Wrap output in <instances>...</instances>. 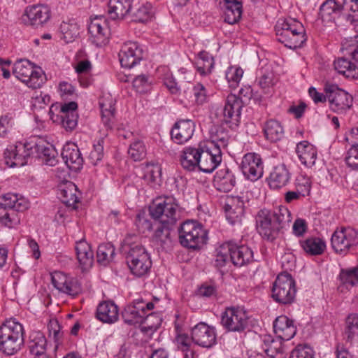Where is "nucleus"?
Returning a JSON list of instances; mask_svg holds the SVG:
<instances>
[{
  "label": "nucleus",
  "instance_id": "obj_1",
  "mask_svg": "<svg viewBox=\"0 0 358 358\" xmlns=\"http://www.w3.org/2000/svg\"><path fill=\"white\" fill-rule=\"evenodd\" d=\"M148 210L150 217L159 224H198L194 220L182 219L184 213L173 197L156 199Z\"/></svg>",
  "mask_w": 358,
  "mask_h": 358
},
{
  "label": "nucleus",
  "instance_id": "obj_2",
  "mask_svg": "<svg viewBox=\"0 0 358 358\" xmlns=\"http://www.w3.org/2000/svg\"><path fill=\"white\" fill-rule=\"evenodd\" d=\"M138 236L128 234L123 241V249L127 252L126 261L131 272L137 277L145 275L152 266V262L145 249L136 244Z\"/></svg>",
  "mask_w": 358,
  "mask_h": 358
},
{
  "label": "nucleus",
  "instance_id": "obj_3",
  "mask_svg": "<svg viewBox=\"0 0 358 358\" xmlns=\"http://www.w3.org/2000/svg\"><path fill=\"white\" fill-rule=\"evenodd\" d=\"M24 328L15 319L7 320L0 326V350L7 355L17 353L24 345Z\"/></svg>",
  "mask_w": 358,
  "mask_h": 358
},
{
  "label": "nucleus",
  "instance_id": "obj_4",
  "mask_svg": "<svg viewBox=\"0 0 358 358\" xmlns=\"http://www.w3.org/2000/svg\"><path fill=\"white\" fill-rule=\"evenodd\" d=\"M252 95L250 87L241 88L238 96L233 94H229L222 109L221 121L231 129H236L240 123L242 108L250 100Z\"/></svg>",
  "mask_w": 358,
  "mask_h": 358
},
{
  "label": "nucleus",
  "instance_id": "obj_5",
  "mask_svg": "<svg viewBox=\"0 0 358 358\" xmlns=\"http://www.w3.org/2000/svg\"><path fill=\"white\" fill-rule=\"evenodd\" d=\"M13 73L18 80L33 89L41 87L46 80L43 70L40 67L35 68L30 61L25 59L16 61Z\"/></svg>",
  "mask_w": 358,
  "mask_h": 358
},
{
  "label": "nucleus",
  "instance_id": "obj_6",
  "mask_svg": "<svg viewBox=\"0 0 358 358\" xmlns=\"http://www.w3.org/2000/svg\"><path fill=\"white\" fill-rule=\"evenodd\" d=\"M296 293V282L292 275L287 272L278 275L271 289L273 299L283 305L292 304L294 301Z\"/></svg>",
  "mask_w": 358,
  "mask_h": 358
},
{
  "label": "nucleus",
  "instance_id": "obj_7",
  "mask_svg": "<svg viewBox=\"0 0 358 358\" xmlns=\"http://www.w3.org/2000/svg\"><path fill=\"white\" fill-rule=\"evenodd\" d=\"M203 225H180L178 229L180 243L185 248L194 250L206 244L208 231Z\"/></svg>",
  "mask_w": 358,
  "mask_h": 358
},
{
  "label": "nucleus",
  "instance_id": "obj_8",
  "mask_svg": "<svg viewBox=\"0 0 358 358\" xmlns=\"http://www.w3.org/2000/svg\"><path fill=\"white\" fill-rule=\"evenodd\" d=\"M249 322L248 313L241 307H227L222 314L221 324L229 331L243 332Z\"/></svg>",
  "mask_w": 358,
  "mask_h": 358
},
{
  "label": "nucleus",
  "instance_id": "obj_9",
  "mask_svg": "<svg viewBox=\"0 0 358 358\" xmlns=\"http://www.w3.org/2000/svg\"><path fill=\"white\" fill-rule=\"evenodd\" d=\"M35 152V141L9 145L4 152L5 163L9 167L22 166L27 164V159Z\"/></svg>",
  "mask_w": 358,
  "mask_h": 358
},
{
  "label": "nucleus",
  "instance_id": "obj_10",
  "mask_svg": "<svg viewBox=\"0 0 358 358\" xmlns=\"http://www.w3.org/2000/svg\"><path fill=\"white\" fill-rule=\"evenodd\" d=\"M324 91L327 94L330 109L338 114H344L352 106L353 98L337 85L327 83Z\"/></svg>",
  "mask_w": 358,
  "mask_h": 358
},
{
  "label": "nucleus",
  "instance_id": "obj_11",
  "mask_svg": "<svg viewBox=\"0 0 358 358\" xmlns=\"http://www.w3.org/2000/svg\"><path fill=\"white\" fill-rule=\"evenodd\" d=\"M358 239L357 231L350 225L342 226L331 236V245L336 252L342 254L350 247L356 244Z\"/></svg>",
  "mask_w": 358,
  "mask_h": 358
},
{
  "label": "nucleus",
  "instance_id": "obj_12",
  "mask_svg": "<svg viewBox=\"0 0 358 358\" xmlns=\"http://www.w3.org/2000/svg\"><path fill=\"white\" fill-rule=\"evenodd\" d=\"M241 169L246 179L252 182L259 179L264 173V166L260 155L254 152L245 154L242 159Z\"/></svg>",
  "mask_w": 358,
  "mask_h": 358
},
{
  "label": "nucleus",
  "instance_id": "obj_13",
  "mask_svg": "<svg viewBox=\"0 0 358 358\" xmlns=\"http://www.w3.org/2000/svg\"><path fill=\"white\" fill-rule=\"evenodd\" d=\"M51 280L53 286L60 292L75 296L81 291V285L74 278L66 275L61 271H55L51 274Z\"/></svg>",
  "mask_w": 358,
  "mask_h": 358
},
{
  "label": "nucleus",
  "instance_id": "obj_14",
  "mask_svg": "<svg viewBox=\"0 0 358 358\" xmlns=\"http://www.w3.org/2000/svg\"><path fill=\"white\" fill-rule=\"evenodd\" d=\"M199 162L198 168L204 173H212L222 162V152L219 149L200 146Z\"/></svg>",
  "mask_w": 358,
  "mask_h": 358
},
{
  "label": "nucleus",
  "instance_id": "obj_15",
  "mask_svg": "<svg viewBox=\"0 0 358 358\" xmlns=\"http://www.w3.org/2000/svg\"><path fill=\"white\" fill-rule=\"evenodd\" d=\"M121 66L124 68H132L143 57V49L136 42L124 43L118 54Z\"/></svg>",
  "mask_w": 358,
  "mask_h": 358
},
{
  "label": "nucleus",
  "instance_id": "obj_16",
  "mask_svg": "<svg viewBox=\"0 0 358 358\" xmlns=\"http://www.w3.org/2000/svg\"><path fill=\"white\" fill-rule=\"evenodd\" d=\"M292 214L286 208L274 210H260L256 216L257 224H289L292 221Z\"/></svg>",
  "mask_w": 358,
  "mask_h": 358
},
{
  "label": "nucleus",
  "instance_id": "obj_17",
  "mask_svg": "<svg viewBox=\"0 0 358 358\" xmlns=\"http://www.w3.org/2000/svg\"><path fill=\"white\" fill-rule=\"evenodd\" d=\"M192 339L196 345L210 348L216 343V334L213 328L200 322L192 329Z\"/></svg>",
  "mask_w": 358,
  "mask_h": 358
},
{
  "label": "nucleus",
  "instance_id": "obj_18",
  "mask_svg": "<svg viewBox=\"0 0 358 358\" xmlns=\"http://www.w3.org/2000/svg\"><path fill=\"white\" fill-rule=\"evenodd\" d=\"M195 129L194 122L189 119L179 120L171 130V139L178 144H183L192 138Z\"/></svg>",
  "mask_w": 358,
  "mask_h": 358
},
{
  "label": "nucleus",
  "instance_id": "obj_19",
  "mask_svg": "<svg viewBox=\"0 0 358 358\" xmlns=\"http://www.w3.org/2000/svg\"><path fill=\"white\" fill-rule=\"evenodd\" d=\"M62 157L69 169L78 171L83 167L84 160L76 143H66L62 151Z\"/></svg>",
  "mask_w": 358,
  "mask_h": 358
},
{
  "label": "nucleus",
  "instance_id": "obj_20",
  "mask_svg": "<svg viewBox=\"0 0 358 358\" xmlns=\"http://www.w3.org/2000/svg\"><path fill=\"white\" fill-rule=\"evenodd\" d=\"M145 315L144 301L136 300L127 306L122 313L124 322L129 325L141 324Z\"/></svg>",
  "mask_w": 358,
  "mask_h": 358
},
{
  "label": "nucleus",
  "instance_id": "obj_21",
  "mask_svg": "<svg viewBox=\"0 0 358 358\" xmlns=\"http://www.w3.org/2000/svg\"><path fill=\"white\" fill-rule=\"evenodd\" d=\"M78 104L75 101L64 103L61 106L58 116L61 119L62 127L66 131L73 130L78 124Z\"/></svg>",
  "mask_w": 358,
  "mask_h": 358
},
{
  "label": "nucleus",
  "instance_id": "obj_22",
  "mask_svg": "<svg viewBox=\"0 0 358 358\" xmlns=\"http://www.w3.org/2000/svg\"><path fill=\"white\" fill-rule=\"evenodd\" d=\"M88 31L93 38V43L97 46H102L107 43L109 30L104 19L97 17L93 19L89 25Z\"/></svg>",
  "mask_w": 358,
  "mask_h": 358
},
{
  "label": "nucleus",
  "instance_id": "obj_23",
  "mask_svg": "<svg viewBox=\"0 0 358 358\" xmlns=\"http://www.w3.org/2000/svg\"><path fill=\"white\" fill-rule=\"evenodd\" d=\"M273 329L277 337L283 341H289L296 333L294 321L285 315H280L275 320Z\"/></svg>",
  "mask_w": 358,
  "mask_h": 358
},
{
  "label": "nucleus",
  "instance_id": "obj_24",
  "mask_svg": "<svg viewBox=\"0 0 358 358\" xmlns=\"http://www.w3.org/2000/svg\"><path fill=\"white\" fill-rule=\"evenodd\" d=\"M291 175L285 164L274 166L268 179L269 187L273 189H278L286 186L291 179Z\"/></svg>",
  "mask_w": 358,
  "mask_h": 358
},
{
  "label": "nucleus",
  "instance_id": "obj_25",
  "mask_svg": "<svg viewBox=\"0 0 358 358\" xmlns=\"http://www.w3.org/2000/svg\"><path fill=\"white\" fill-rule=\"evenodd\" d=\"M59 196L61 201L67 206L77 208L76 205L80 202V192L77 186L72 182L66 181L59 186Z\"/></svg>",
  "mask_w": 358,
  "mask_h": 358
},
{
  "label": "nucleus",
  "instance_id": "obj_26",
  "mask_svg": "<svg viewBox=\"0 0 358 358\" xmlns=\"http://www.w3.org/2000/svg\"><path fill=\"white\" fill-rule=\"evenodd\" d=\"M224 7V20L229 24L237 23L241 18L242 0H222Z\"/></svg>",
  "mask_w": 358,
  "mask_h": 358
},
{
  "label": "nucleus",
  "instance_id": "obj_27",
  "mask_svg": "<svg viewBox=\"0 0 358 358\" xmlns=\"http://www.w3.org/2000/svg\"><path fill=\"white\" fill-rule=\"evenodd\" d=\"M214 184L219 191L228 192L236 185L235 176L229 168L221 169L216 172Z\"/></svg>",
  "mask_w": 358,
  "mask_h": 358
},
{
  "label": "nucleus",
  "instance_id": "obj_28",
  "mask_svg": "<svg viewBox=\"0 0 358 358\" xmlns=\"http://www.w3.org/2000/svg\"><path fill=\"white\" fill-rule=\"evenodd\" d=\"M37 157L43 159L45 163L49 166L56 164L57 151L53 146L41 138L35 140V152Z\"/></svg>",
  "mask_w": 358,
  "mask_h": 358
},
{
  "label": "nucleus",
  "instance_id": "obj_29",
  "mask_svg": "<svg viewBox=\"0 0 358 358\" xmlns=\"http://www.w3.org/2000/svg\"><path fill=\"white\" fill-rule=\"evenodd\" d=\"M118 308L111 301L100 303L96 308V318L104 323L112 324L118 320Z\"/></svg>",
  "mask_w": 358,
  "mask_h": 358
},
{
  "label": "nucleus",
  "instance_id": "obj_30",
  "mask_svg": "<svg viewBox=\"0 0 358 358\" xmlns=\"http://www.w3.org/2000/svg\"><path fill=\"white\" fill-rule=\"evenodd\" d=\"M78 261L83 269L90 268L94 262L91 245L84 239L76 242L75 247Z\"/></svg>",
  "mask_w": 358,
  "mask_h": 358
},
{
  "label": "nucleus",
  "instance_id": "obj_31",
  "mask_svg": "<svg viewBox=\"0 0 358 358\" xmlns=\"http://www.w3.org/2000/svg\"><path fill=\"white\" fill-rule=\"evenodd\" d=\"M296 152L301 164L307 167L313 166L317 159L315 148L306 141H301L296 145Z\"/></svg>",
  "mask_w": 358,
  "mask_h": 358
},
{
  "label": "nucleus",
  "instance_id": "obj_32",
  "mask_svg": "<svg viewBox=\"0 0 358 358\" xmlns=\"http://www.w3.org/2000/svg\"><path fill=\"white\" fill-rule=\"evenodd\" d=\"M101 120L107 129H111L115 123V100L110 97H104L99 101Z\"/></svg>",
  "mask_w": 358,
  "mask_h": 358
},
{
  "label": "nucleus",
  "instance_id": "obj_33",
  "mask_svg": "<svg viewBox=\"0 0 358 358\" xmlns=\"http://www.w3.org/2000/svg\"><path fill=\"white\" fill-rule=\"evenodd\" d=\"M253 252L246 245L236 246L231 245L230 260L236 266H244L250 262Z\"/></svg>",
  "mask_w": 358,
  "mask_h": 358
},
{
  "label": "nucleus",
  "instance_id": "obj_34",
  "mask_svg": "<svg viewBox=\"0 0 358 358\" xmlns=\"http://www.w3.org/2000/svg\"><path fill=\"white\" fill-rule=\"evenodd\" d=\"M26 15L33 26L41 25L50 19V9L43 5H34L27 7Z\"/></svg>",
  "mask_w": 358,
  "mask_h": 358
},
{
  "label": "nucleus",
  "instance_id": "obj_35",
  "mask_svg": "<svg viewBox=\"0 0 358 358\" xmlns=\"http://www.w3.org/2000/svg\"><path fill=\"white\" fill-rule=\"evenodd\" d=\"M133 0H110L108 3V14L112 20L123 19L129 13Z\"/></svg>",
  "mask_w": 358,
  "mask_h": 358
},
{
  "label": "nucleus",
  "instance_id": "obj_36",
  "mask_svg": "<svg viewBox=\"0 0 358 358\" xmlns=\"http://www.w3.org/2000/svg\"><path fill=\"white\" fill-rule=\"evenodd\" d=\"M47 340L40 331H33L30 333L27 341V348L31 355H40L46 352Z\"/></svg>",
  "mask_w": 358,
  "mask_h": 358
},
{
  "label": "nucleus",
  "instance_id": "obj_37",
  "mask_svg": "<svg viewBox=\"0 0 358 358\" xmlns=\"http://www.w3.org/2000/svg\"><path fill=\"white\" fill-rule=\"evenodd\" d=\"M176 233L171 228V225H159L155 229L154 238L165 250H170L172 247L173 238Z\"/></svg>",
  "mask_w": 358,
  "mask_h": 358
},
{
  "label": "nucleus",
  "instance_id": "obj_38",
  "mask_svg": "<svg viewBox=\"0 0 358 358\" xmlns=\"http://www.w3.org/2000/svg\"><path fill=\"white\" fill-rule=\"evenodd\" d=\"M276 36L278 41L290 49L301 48L306 41V31L293 33L285 31L284 34L278 33Z\"/></svg>",
  "mask_w": 358,
  "mask_h": 358
},
{
  "label": "nucleus",
  "instance_id": "obj_39",
  "mask_svg": "<svg viewBox=\"0 0 358 358\" xmlns=\"http://www.w3.org/2000/svg\"><path fill=\"white\" fill-rule=\"evenodd\" d=\"M200 146L198 148H185L180 155V164L187 171H194L199 162Z\"/></svg>",
  "mask_w": 358,
  "mask_h": 358
},
{
  "label": "nucleus",
  "instance_id": "obj_40",
  "mask_svg": "<svg viewBox=\"0 0 358 358\" xmlns=\"http://www.w3.org/2000/svg\"><path fill=\"white\" fill-rule=\"evenodd\" d=\"M282 341L279 338L273 339L270 336L265 337L264 351L271 358H283L285 349Z\"/></svg>",
  "mask_w": 358,
  "mask_h": 358
},
{
  "label": "nucleus",
  "instance_id": "obj_41",
  "mask_svg": "<svg viewBox=\"0 0 358 358\" xmlns=\"http://www.w3.org/2000/svg\"><path fill=\"white\" fill-rule=\"evenodd\" d=\"M211 141L207 145L210 148H215L222 152V148H225L229 142V134L227 131L221 127L215 126L210 130Z\"/></svg>",
  "mask_w": 358,
  "mask_h": 358
},
{
  "label": "nucleus",
  "instance_id": "obj_42",
  "mask_svg": "<svg viewBox=\"0 0 358 358\" xmlns=\"http://www.w3.org/2000/svg\"><path fill=\"white\" fill-rule=\"evenodd\" d=\"M299 243L307 254L313 256L322 255L326 249L325 241L317 237H311L304 241H300Z\"/></svg>",
  "mask_w": 358,
  "mask_h": 358
},
{
  "label": "nucleus",
  "instance_id": "obj_43",
  "mask_svg": "<svg viewBox=\"0 0 358 358\" xmlns=\"http://www.w3.org/2000/svg\"><path fill=\"white\" fill-rule=\"evenodd\" d=\"M344 6L335 0H326L320 6V15L323 20L330 21L339 15Z\"/></svg>",
  "mask_w": 358,
  "mask_h": 358
},
{
  "label": "nucleus",
  "instance_id": "obj_44",
  "mask_svg": "<svg viewBox=\"0 0 358 358\" xmlns=\"http://www.w3.org/2000/svg\"><path fill=\"white\" fill-rule=\"evenodd\" d=\"M162 317L161 314L152 313L145 315L140 324L141 331L148 335H152L161 326Z\"/></svg>",
  "mask_w": 358,
  "mask_h": 358
},
{
  "label": "nucleus",
  "instance_id": "obj_45",
  "mask_svg": "<svg viewBox=\"0 0 358 358\" xmlns=\"http://www.w3.org/2000/svg\"><path fill=\"white\" fill-rule=\"evenodd\" d=\"M334 69L338 73L345 76L346 78H358V68L355 64L352 63L346 58L341 57L334 62Z\"/></svg>",
  "mask_w": 358,
  "mask_h": 358
},
{
  "label": "nucleus",
  "instance_id": "obj_46",
  "mask_svg": "<svg viewBox=\"0 0 358 358\" xmlns=\"http://www.w3.org/2000/svg\"><path fill=\"white\" fill-rule=\"evenodd\" d=\"M8 210H13L15 213L22 212L28 208V203L23 198H19L17 194L8 193L2 197L0 203Z\"/></svg>",
  "mask_w": 358,
  "mask_h": 358
},
{
  "label": "nucleus",
  "instance_id": "obj_47",
  "mask_svg": "<svg viewBox=\"0 0 358 358\" xmlns=\"http://www.w3.org/2000/svg\"><path fill=\"white\" fill-rule=\"evenodd\" d=\"M275 30L276 35H278V33L284 34L285 31L293 33L306 31L301 22L291 17L279 19L275 27Z\"/></svg>",
  "mask_w": 358,
  "mask_h": 358
},
{
  "label": "nucleus",
  "instance_id": "obj_48",
  "mask_svg": "<svg viewBox=\"0 0 358 358\" xmlns=\"http://www.w3.org/2000/svg\"><path fill=\"white\" fill-rule=\"evenodd\" d=\"M233 203H237L236 207L233 209L231 204L227 203L224 206L226 217L230 224H238L243 217V202L237 197L231 199Z\"/></svg>",
  "mask_w": 358,
  "mask_h": 358
},
{
  "label": "nucleus",
  "instance_id": "obj_49",
  "mask_svg": "<svg viewBox=\"0 0 358 358\" xmlns=\"http://www.w3.org/2000/svg\"><path fill=\"white\" fill-rule=\"evenodd\" d=\"M344 336L350 344L358 342V314H350L347 317Z\"/></svg>",
  "mask_w": 358,
  "mask_h": 358
},
{
  "label": "nucleus",
  "instance_id": "obj_50",
  "mask_svg": "<svg viewBox=\"0 0 358 358\" xmlns=\"http://www.w3.org/2000/svg\"><path fill=\"white\" fill-rule=\"evenodd\" d=\"M264 132L266 138L271 142L278 141L284 136L282 126L278 121L275 120H269L265 123Z\"/></svg>",
  "mask_w": 358,
  "mask_h": 358
},
{
  "label": "nucleus",
  "instance_id": "obj_51",
  "mask_svg": "<svg viewBox=\"0 0 358 358\" xmlns=\"http://www.w3.org/2000/svg\"><path fill=\"white\" fill-rule=\"evenodd\" d=\"M197 71L202 76L211 72L214 66L213 57L206 51H201L198 54L197 60L195 62Z\"/></svg>",
  "mask_w": 358,
  "mask_h": 358
},
{
  "label": "nucleus",
  "instance_id": "obj_52",
  "mask_svg": "<svg viewBox=\"0 0 358 358\" xmlns=\"http://www.w3.org/2000/svg\"><path fill=\"white\" fill-rule=\"evenodd\" d=\"M60 31L63 39L66 42H72L79 35V25L74 20L63 22L60 25Z\"/></svg>",
  "mask_w": 358,
  "mask_h": 358
},
{
  "label": "nucleus",
  "instance_id": "obj_53",
  "mask_svg": "<svg viewBox=\"0 0 358 358\" xmlns=\"http://www.w3.org/2000/svg\"><path fill=\"white\" fill-rule=\"evenodd\" d=\"M115 254L114 246L110 243H103L99 245L96 251L97 262L106 266L113 260Z\"/></svg>",
  "mask_w": 358,
  "mask_h": 358
},
{
  "label": "nucleus",
  "instance_id": "obj_54",
  "mask_svg": "<svg viewBox=\"0 0 358 358\" xmlns=\"http://www.w3.org/2000/svg\"><path fill=\"white\" fill-rule=\"evenodd\" d=\"M153 7L149 2L140 5L133 13L134 20L141 23L148 22L153 17Z\"/></svg>",
  "mask_w": 358,
  "mask_h": 358
},
{
  "label": "nucleus",
  "instance_id": "obj_55",
  "mask_svg": "<svg viewBox=\"0 0 358 358\" xmlns=\"http://www.w3.org/2000/svg\"><path fill=\"white\" fill-rule=\"evenodd\" d=\"M339 279L341 283L346 286L352 287L358 285V266L341 269Z\"/></svg>",
  "mask_w": 358,
  "mask_h": 358
},
{
  "label": "nucleus",
  "instance_id": "obj_56",
  "mask_svg": "<svg viewBox=\"0 0 358 358\" xmlns=\"http://www.w3.org/2000/svg\"><path fill=\"white\" fill-rule=\"evenodd\" d=\"M230 251L231 245L229 243L222 244L217 248L215 259V266L217 268H222L230 260Z\"/></svg>",
  "mask_w": 358,
  "mask_h": 358
},
{
  "label": "nucleus",
  "instance_id": "obj_57",
  "mask_svg": "<svg viewBox=\"0 0 358 358\" xmlns=\"http://www.w3.org/2000/svg\"><path fill=\"white\" fill-rule=\"evenodd\" d=\"M281 227L278 225H256V229L264 239L273 241L278 236Z\"/></svg>",
  "mask_w": 358,
  "mask_h": 358
},
{
  "label": "nucleus",
  "instance_id": "obj_58",
  "mask_svg": "<svg viewBox=\"0 0 358 358\" xmlns=\"http://www.w3.org/2000/svg\"><path fill=\"white\" fill-rule=\"evenodd\" d=\"M342 49L345 55L350 56L355 61L358 62V35L346 39L342 43Z\"/></svg>",
  "mask_w": 358,
  "mask_h": 358
},
{
  "label": "nucleus",
  "instance_id": "obj_59",
  "mask_svg": "<svg viewBox=\"0 0 358 358\" xmlns=\"http://www.w3.org/2000/svg\"><path fill=\"white\" fill-rule=\"evenodd\" d=\"M129 157L134 161H141L146 155L145 148L143 142L137 141L130 145L128 150Z\"/></svg>",
  "mask_w": 358,
  "mask_h": 358
},
{
  "label": "nucleus",
  "instance_id": "obj_60",
  "mask_svg": "<svg viewBox=\"0 0 358 358\" xmlns=\"http://www.w3.org/2000/svg\"><path fill=\"white\" fill-rule=\"evenodd\" d=\"M243 74V71L240 67L231 66L229 68L226 72V79L229 86L232 88H236L241 81Z\"/></svg>",
  "mask_w": 358,
  "mask_h": 358
},
{
  "label": "nucleus",
  "instance_id": "obj_61",
  "mask_svg": "<svg viewBox=\"0 0 358 358\" xmlns=\"http://www.w3.org/2000/svg\"><path fill=\"white\" fill-rule=\"evenodd\" d=\"M103 156V140L99 139L97 143L94 144L93 149L90 152L88 161L90 164L96 166L100 162Z\"/></svg>",
  "mask_w": 358,
  "mask_h": 358
},
{
  "label": "nucleus",
  "instance_id": "obj_62",
  "mask_svg": "<svg viewBox=\"0 0 358 358\" xmlns=\"http://www.w3.org/2000/svg\"><path fill=\"white\" fill-rule=\"evenodd\" d=\"M311 182L309 178L301 176L298 177L295 182V190L302 197L308 195L310 192Z\"/></svg>",
  "mask_w": 358,
  "mask_h": 358
},
{
  "label": "nucleus",
  "instance_id": "obj_63",
  "mask_svg": "<svg viewBox=\"0 0 358 358\" xmlns=\"http://www.w3.org/2000/svg\"><path fill=\"white\" fill-rule=\"evenodd\" d=\"M152 81L146 75L137 76L133 80V87L139 93H145L150 90Z\"/></svg>",
  "mask_w": 358,
  "mask_h": 358
},
{
  "label": "nucleus",
  "instance_id": "obj_64",
  "mask_svg": "<svg viewBox=\"0 0 358 358\" xmlns=\"http://www.w3.org/2000/svg\"><path fill=\"white\" fill-rule=\"evenodd\" d=\"M289 358H314V352L307 345H298L292 351Z\"/></svg>",
  "mask_w": 358,
  "mask_h": 358
}]
</instances>
